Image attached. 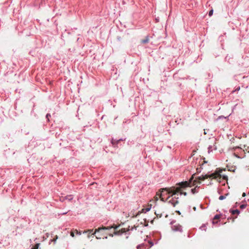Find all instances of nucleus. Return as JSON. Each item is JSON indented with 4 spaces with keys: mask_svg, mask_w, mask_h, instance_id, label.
Masks as SVG:
<instances>
[{
    "mask_svg": "<svg viewBox=\"0 0 249 249\" xmlns=\"http://www.w3.org/2000/svg\"><path fill=\"white\" fill-rule=\"evenodd\" d=\"M191 183V180H190L188 181H182L178 183L177 185L178 186H177V187H166L164 190H166L167 191H168L169 193H172V195H176L181 191V189H184L186 187L190 186Z\"/></svg>",
    "mask_w": 249,
    "mask_h": 249,
    "instance_id": "obj_1",
    "label": "nucleus"
},
{
    "mask_svg": "<svg viewBox=\"0 0 249 249\" xmlns=\"http://www.w3.org/2000/svg\"><path fill=\"white\" fill-rule=\"evenodd\" d=\"M119 227V226H112V227H102L100 228H98V229H96L94 233H92L93 235H94L96 232L101 231H104L105 230H109L111 228H113L115 230L114 232V234L115 235H122L123 233L126 232L128 231L129 230H126L125 228H122L121 230L119 231H116V229Z\"/></svg>",
    "mask_w": 249,
    "mask_h": 249,
    "instance_id": "obj_2",
    "label": "nucleus"
},
{
    "mask_svg": "<svg viewBox=\"0 0 249 249\" xmlns=\"http://www.w3.org/2000/svg\"><path fill=\"white\" fill-rule=\"evenodd\" d=\"M165 188H166L161 189L156 193V196H159L160 200L163 202H165L167 199H169L170 196H173L172 195V193H169L168 191L164 190Z\"/></svg>",
    "mask_w": 249,
    "mask_h": 249,
    "instance_id": "obj_3",
    "label": "nucleus"
},
{
    "mask_svg": "<svg viewBox=\"0 0 249 249\" xmlns=\"http://www.w3.org/2000/svg\"><path fill=\"white\" fill-rule=\"evenodd\" d=\"M231 150L234 157L238 159H242L244 157L245 151L241 147L239 146L233 147L231 148Z\"/></svg>",
    "mask_w": 249,
    "mask_h": 249,
    "instance_id": "obj_4",
    "label": "nucleus"
},
{
    "mask_svg": "<svg viewBox=\"0 0 249 249\" xmlns=\"http://www.w3.org/2000/svg\"><path fill=\"white\" fill-rule=\"evenodd\" d=\"M222 170H219L218 172H217V171H216L215 173L211 174L210 175H205V176L202 175L199 177V179L204 180L208 178H215L217 177H221V175L220 173L222 172Z\"/></svg>",
    "mask_w": 249,
    "mask_h": 249,
    "instance_id": "obj_5",
    "label": "nucleus"
},
{
    "mask_svg": "<svg viewBox=\"0 0 249 249\" xmlns=\"http://www.w3.org/2000/svg\"><path fill=\"white\" fill-rule=\"evenodd\" d=\"M172 225L171 229L174 231L182 232V227L179 224L176 223L175 220H173L170 222Z\"/></svg>",
    "mask_w": 249,
    "mask_h": 249,
    "instance_id": "obj_6",
    "label": "nucleus"
},
{
    "mask_svg": "<svg viewBox=\"0 0 249 249\" xmlns=\"http://www.w3.org/2000/svg\"><path fill=\"white\" fill-rule=\"evenodd\" d=\"M178 197L175 196L174 197H172V199H171L168 202L170 203L173 207H175L177 204L178 203Z\"/></svg>",
    "mask_w": 249,
    "mask_h": 249,
    "instance_id": "obj_7",
    "label": "nucleus"
},
{
    "mask_svg": "<svg viewBox=\"0 0 249 249\" xmlns=\"http://www.w3.org/2000/svg\"><path fill=\"white\" fill-rule=\"evenodd\" d=\"M122 141H123V139H120L119 140H116V139H114L113 138H112L111 141V143L112 146H113L114 147H116L117 146L119 142Z\"/></svg>",
    "mask_w": 249,
    "mask_h": 249,
    "instance_id": "obj_8",
    "label": "nucleus"
},
{
    "mask_svg": "<svg viewBox=\"0 0 249 249\" xmlns=\"http://www.w3.org/2000/svg\"><path fill=\"white\" fill-rule=\"evenodd\" d=\"M73 199V196L72 195H67L64 197H61L60 198V200L61 201H64L65 200H68V201H71Z\"/></svg>",
    "mask_w": 249,
    "mask_h": 249,
    "instance_id": "obj_9",
    "label": "nucleus"
},
{
    "mask_svg": "<svg viewBox=\"0 0 249 249\" xmlns=\"http://www.w3.org/2000/svg\"><path fill=\"white\" fill-rule=\"evenodd\" d=\"M230 212L232 215H234V214L238 215L240 213V211L237 210V209H236V210H230Z\"/></svg>",
    "mask_w": 249,
    "mask_h": 249,
    "instance_id": "obj_10",
    "label": "nucleus"
},
{
    "mask_svg": "<svg viewBox=\"0 0 249 249\" xmlns=\"http://www.w3.org/2000/svg\"><path fill=\"white\" fill-rule=\"evenodd\" d=\"M208 153H210L213 152V150H216V147L214 145H213V146L209 145L208 148Z\"/></svg>",
    "mask_w": 249,
    "mask_h": 249,
    "instance_id": "obj_11",
    "label": "nucleus"
},
{
    "mask_svg": "<svg viewBox=\"0 0 249 249\" xmlns=\"http://www.w3.org/2000/svg\"><path fill=\"white\" fill-rule=\"evenodd\" d=\"M149 41V37L147 36L144 39L142 40V44H146Z\"/></svg>",
    "mask_w": 249,
    "mask_h": 249,
    "instance_id": "obj_12",
    "label": "nucleus"
},
{
    "mask_svg": "<svg viewBox=\"0 0 249 249\" xmlns=\"http://www.w3.org/2000/svg\"><path fill=\"white\" fill-rule=\"evenodd\" d=\"M141 213V211H139L136 214H134V213L131 214V213L129 214V216H131L132 217H135L137 216L138 215H139Z\"/></svg>",
    "mask_w": 249,
    "mask_h": 249,
    "instance_id": "obj_13",
    "label": "nucleus"
},
{
    "mask_svg": "<svg viewBox=\"0 0 249 249\" xmlns=\"http://www.w3.org/2000/svg\"><path fill=\"white\" fill-rule=\"evenodd\" d=\"M229 194H226L225 195H221L219 197V199L220 200H222L226 198V196L228 195Z\"/></svg>",
    "mask_w": 249,
    "mask_h": 249,
    "instance_id": "obj_14",
    "label": "nucleus"
},
{
    "mask_svg": "<svg viewBox=\"0 0 249 249\" xmlns=\"http://www.w3.org/2000/svg\"><path fill=\"white\" fill-rule=\"evenodd\" d=\"M191 191V192L193 194H195L196 193H197L198 192V188L195 187L194 188L192 189Z\"/></svg>",
    "mask_w": 249,
    "mask_h": 249,
    "instance_id": "obj_15",
    "label": "nucleus"
},
{
    "mask_svg": "<svg viewBox=\"0 0 249 249\" xmlns=\"http://www.w3.org/2000/svg\"><path fill=\"white\" fill-rule=\"evenodd\" d=\"M144 248H145V245L144 244H141L138 245L137 246V249H142Z\"/></svg>",
    "mask_w": 249,
    "mask_h": 249,
    "instance_id": "obj_16",
    "label": "nucleus"
},
{
    "mask_svg": "<svg viewBox=\"0 0 249 249\" xmlns=\"http://www.w3.org/2000/svg\"><path fill=\"white\" fill-rule=\"evenodd\" d=\"M51 117V115L50 113H47L46 115V118L47 119V122H50V118Z\"/></svg>",
    "mask_w": 249,
    "mask_h": 249,
    "instance_id": "obj_17",
    "label": "nucleus"
},
{
    "mask_svg": "<svg viewBox=\"0 0 249 249\" xmlns=\"http://www.w3.org/2000/svg\"><path fill=\"white\" fill-rule=\"evenodd\" d=\"M240 89V86L236 87L235 88L234 90H233L232 91V92L233 93V92H236V91H238Z\"/></svg>",
    "mask_w": 249,
    "mask_h": 249,
    "instance_id": "obj_18",
    "label": "nucleus"
},
{
    "mask_svg": "<svg viewBox=\"0 0 249 249\" xmlns=\"http://www.w3.org/2000/svg\"><path fill=\"white\" fill-rule=\"evenodd\" d=\"M39 244L37 243L36 244L35 246L32 248V249H38L39 246Z\"/></svg>",
    "mask_w": 249,
    "mask_h": 249,
    "instance_id": "obj_19",
    "label": "nucleus"
},
{
    "mask_svg": "<svg viewBox=\"0 0 249 249\" xmlns=\"http://www.w3.org/2000/svg\"><path fill=\"white\" fill-rule=\"evenodd\" d=\"M247 207V205L246 204H241L240 206V208L241 209H244L245 208H246Z\"/></svg>",
    "mask_w": 249,
    "mask_h": 249,
    "instance_id": "obj_20",
    "label": "nucleus"
},
{
    "mask_svg": "<svg viewBox=\"0 0 249 249\" xmlns=\"http://www.w3.org/2000/svg\"><path fill=\"white\" fill-rule=\"evenodd\" d=\"M178 193H179L180 195H183L185 196H186L187 195V193L186 192H181V190L180 192H179Z\"/></svg>",
    "mask_w": 249,
    "mask_h": 249,
    "instance_id": "obj_21",
    "label": "nucleus"
},
{
    "mask_svg": "<svg viewBox=\"0 0 249 249\" xmlns=\"http://www.w3.org/2000/svg\"><path fill=\"white\" fill-rule=\"evenodd\" d=\"M213 9L211 10L209 12V16L210 17L212 16L213 14Z\"/></svg>",
    "mask_w": 249,
    "mask_h": 249,
    "instance_id": "obj_22",
    "label": "nucleus"
},
{
    "mask_svg": "<svg viewBox=\"0 0 249 249\" xmlns=\"http://www.w3.org/2000/svg\"><path fill=\"white\" fill-rule=\"evenodd\" d=\"M148 243H149L150 247H152L154 245V243L151 240L148 241Z\"/></svg>",
    "mask_w": 249,
    "mask_h": 249,
    "instance_id": "obj_23",
    "label": "nucleus"
},
{
    "mask_svg": "<svg viewBox=\"0 0 249 249\" xmlns=\"http://www.w3.org/2000/svg\"><path fill=\"white\" fill-rule=\"evenodd\" d=\"M58 237L57 235L55 236V238L51 240V242H53L54 243H55L56 239H57Z\"/></svg>",
    "mask_w": 249,
    "mask_h": 249,
    "instance_id": "obj_24",
    "label": "nucleus"
},
{
    "mask_svg": "<svg viewBox=\"0 0 249 249\" xmlns=\"http://www.w3.org/2000/svg\"><path fill=\"white\" fill-rule=\"evenodd\" d=\"M220 217V215H218V214H216L214 217H213V219H219Z\"/></svg>",
    "mask_w": 249,
    "mask_h": 249,
    "instance_id": "obj_25",
    "label": "nucleus"
},
{
    "mask_svg": "<svg viewBox=\"0 0 249 249\" xmlns=\"http://www.w3.org/2000/svg\"><path fill=\"white\" fill-rule=\"evenodd\" d=\"M205 228L206 226L205 225H202V226H201L200 229L202 230H206Z\"/></svg>",
    "mask_w": 249,
    "mask_h": 249,
    "instance_id": "obj_26",
    "label": "nucleus"
},
{
    "mask_svg": "<svg viewBox=\"0 0 249 249\" xmlns=\"http://www.w3.org/2000/svg\"><path fill=\"white\" fill-rule=\"evenodd\" d=\"M223 178L225 180L228 179V177L227 176L223 175Z\"/></svg>",
    "mask_w": 249,
    "mask_h": 249,
    "instance_id": "obj_27",
    "label": "nucleus"
},
{
    "mask_svg": "<svg viewBox=\"0 0 249 249\" xmlns=\"http://www.w3.org/2000/svg\"><path fill=\"white\" fill-rule=\"evenodd\" d=\"M155 213L157 215V217H161L162 216V214H158L156 213Z\"/></svg>",
    "mask_w": 249,
    "mask_h": 249,
    "instance_id": "obj_28",
    "label": "nucleus"
},
{
    "mask_svg": "<svg viewBox=\"0 0 249 249\" xmlns=\"http://www.w3.org/2000/svg\"><path fill=\"white\" fill-rule=\"evenodd\" d=\"M71 235L72 237H74V233H73V232H71Z\"/></svg>",
    "mask_w": 249,
    "mask_h": 249,
    "instance_id": "obj_29",
    "label": "nucleus"
},
{
    "mask_svg": "<svg viewBox=\"0 0 249 249\" xmlns=\"http://www.w3.org/2000/svg\"><path fill=\"white\" fill-rule=\"evenodd\" d=\"M176 213H178V214H179V215L181 214V213H180V212L179 211H177Z\"/></svg>",
    "mask_w": 249,
    "mask_h": 249,
    "instance_id": "obj_30",
    "label": "nucleus"
},
{
    "mask_svg": "<svg viewBox=\"0 0 249 249\" xmlns=\"http://www.w3.org/2000/svg\"><path fill=\"white\" fill-rule=\"evenodd\" d=\"M150 210V208H146V211H145V212H148V211H149Z\"/></svg>",
    "mask_w": 249,
    "mask_h": 249,
    "instance_id": "obj_31",
    "label": "nucleus"
},
{
    "mask_svg": "<svg viewBox=\"0 0 249 249\" xmlns=\"http://www.w3.org/2000/svg\"><path fill=\"white\" fill-rule=\"evenodd\" d=\"M76 233L79 235L81 234L80 232H78L77 231H76Z\"/></svg>",
    "mask_w": 249,
    "mask_h": 249,
    "instance_id": "obj_32",
    "label": "nucleus"
},
{
    "mask_svg": "<svg viewBox=\"0 0 249 249\" xmlns=\"http://www.w3.org/2000/svg\"><path fill=\"white\" fill-rule=\"evenodd\" d=\"M245 196V193H244L243 194V196Z\"/></svg>",
    "mask_w": 249,
    "mask_h": 249,
    "instance_id": "obj_33",
    "label": "nucleus"
},
{
    "mask_svg": "<svg viewBox=\"0 0 249 249\" xmlns=\"http://www.w3.org/2000/svg\"><path fill=\"white\" fill-rule=\"evenodd\" d=\"M133 229H134V228H133V227H132V228H131V230H133Z\"/></svg>",
    "mask_w": 249,
    "mask_h": 249,
    "instance_id": "obj_34",
    "label": "nucleus"
},
{
    "mask_svg": "<svg viewBox=\"0 0 249 249\" xmlns=\"http://www.w3.org/2000/svg\"><path fill=\"white\" fill-rule=\"evenodd\" d=\"M218 192L219 194H220V191H218Z\"/></svg>",
    "mask_w": 249,
    "mask_h": 249,
    "instance_id": "obj_35",
    "label": "nucleus"
},
{
    "mask_svg": "<svg viewBox=\"0 0 249 249\" xmlns=\"http://www.w3.org/2000/svg\"><path fill=\"white\" fill-rule=\"evenodd\" d=\"M156 200H158V197H156Z\"/></svg>",
    "mask_w": 249,
    "mask_h": 249,
    "instance_id": "obj_36",
    "label": "nucleus"
},
{
    "mask_svg": "<svg viewBox=\"0 0 249 249\" xmlns=\"http://www.w3.org/2000/svg\"><path fill=\"white\" fill-rule=\"evenodd\" d=\"M142 212H144V209H142Z\"/></svg>",
    "mask_w": 249,
    "mask_h": 249,
    "instance_id": "obj_37",
    "label": "nucleus"
}]
</instances>
